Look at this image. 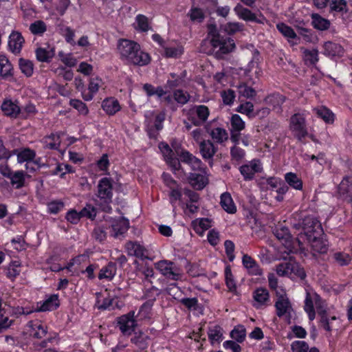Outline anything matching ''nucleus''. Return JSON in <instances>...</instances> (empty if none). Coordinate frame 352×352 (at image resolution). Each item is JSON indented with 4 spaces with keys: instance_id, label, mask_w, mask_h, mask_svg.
Wrapping results in <instances>:
<instances>
[{
    "instance_id": "27",
    "label": "nucleus",
    "mask_w": 352,
    "mask_h": 352,
    "mask_svg": "<svg viewBox=\"0 0 352 352\" xmlns=\"http://www.w3.org/2000/svg\"><path fill=\"white\" fill-rule=\"evenodd\" d=\"M344 48L338 43L328 41L324 44V54L331 57H340L344 54Z\"/></svg>"
},
{
    "instance_id": "23",
    "label": "nucleus",
    "mask_w": 352,
    "mask_h": 352,
    "mask_svg": "<svg viewBox=\"0 0 352 352\" xmlns=\"http://www.w3.org/2000/svg\"><path fill=\"white\" fill-rule=\"evenodd\" d=\"M164 56L167 58H177L184 53L183 47L177 43H166L163 46Z\"/></svg>"
},
{
    "instance_id": "36",
    "label": "nucleus",
    "mask_w": 352,
    "mask_h": 352,
    "mask_svg": "<svg viewBox=\"0 0 352 352\" xmlns=\"http://www.w3.org/2000/svg\"><path fill=\"white\" fill-rule=\"evenodd\" d=\"M220 204L223 209L228 213L234 214L236 212V207L229 193L224 192L221 195Z\"/></svg>"
},
{
    "instance_id": "43",
    "label": "nucleus",
    "mask_w": 352,
    "mask_h": 352,
    "mask_svg": "<svg viewBox=\"0 0 352 352\" xmlns=\"http://www.w3.org/2000/svg\"><path fill=\"white\" fill-rule=\"evenodd\" d=\"M289 278L292 279L302 280L306 277L304 269L295 261H292L291 270L289 271Z\"/></svg>"
},
{
    "instance_id": "24",
    "label": "nucleus",
    "mask_w": 352,
    "mask_h": 352,
    "mask_svg": "<svg viewBox=\"0 0 352 352\" xmlns=\"http://www.w3.org/2000/svg\"><path fill=\"white\" fill-rule=\"evenodd\" d=\"M208 336L212 345L219 344L223 340V330L218 324H212L208 327Z\"/></svg>"
},
{
    "instance_id": "55",
    "label": "nucleus",
    "mask_w": 352,
    "mask_h": 352,
    "mask_svg": "<svg viewBox=\"0 0 352 352\" xmlns=\"http://www.w3.org/2000/svg\"><path fill=\"white\" fill-rule=\"evenodd\" d=\"M304 60L306 64L315 65L318 61V51L316 49L303 50Z\"/></svg>"
},
{
    "instance_id": "38",
    "label": "nucleus",
    "mask_w": 352,
    "mask_h": 352,
    "mask_svg": "<svg viewBox=\"0 0 352 352\" xmlns=\"http://www.w3.org/2000/svg\"><path fill=\"white\" fill-rule=\"evenodd\" d=\"M311 19L313 26L317 30H326L330 27V21L318 14H313Z\"/></svg>"
},
{
    "instance_id": "19",
    "label": "nucleus",
    "mask_w": 352,
    "mask_h": 352,
    "mask_svg": "<svg viewBox=\"0 0 352 352\" xmlns=\"http://www.w3.org/2000/svg\"><path fill=\"white\" fill-rule=\"evenodd\" d=\"M182 162L188 164L193 170L200 173L201 170H206L202 167L201 161L187 151H183L179 154Z\"/></svg>"
},
{
    "instance_id": "5",
    "label": "nucleus",
    "mask_w": 352,
    "mask_h": 352,
    "mask_svg": "<svg viewBox=\"0 0 352 352\" xmlns=\"http://www.w3.org/2000/svg\"><path fill=\"white\" fill-rule=\"evenodd\" d=\"M308 113L306 111L298 112L289 119V130L298 140L301 141L308 135L306 118Z\"/></svg>"
},
{
    "instance_id": "8",
    "label": "nucleus",
    "mask_w": 352,
    "mask_h": 352,
    "mask_svg": "<svg viewBox=\"0 0 352 352\" xmlns=\"http://www.w3.org/2000/svg\"><path fill=\"white\" fill-rule=\"evenodd\" d=\"M155 267L166 278L178 280L182 278V270L174 263L166 260L155 263Z\"/></svg>"
},
{
    "instance_id": "25",
    "label": "nucleus",
    "mask_w": 352,
    "mask_h": 352,
    "mask_svg": "<svg viewBox=\"0 0 352 352\" xmlns=\"http://www.w3.org/2000/svg\"><path fill=\"white\" fill-rule=\"evenodd\" d=\"M129 227V222L124 218L115 220L111 225V235L118 237L125 233Z\"/></svg>"
},
{
    "instance_id": "59",
    "label": "nucleus",
    "mask_w": 352,
    "mask_h": 352,
    "mask_svg": "<svg viewBox=\"0 0 352 352\" xmlns=\"http://www.w3.org/2000/svg\"><path fill=\"white\" fill-rule=\"evenodd\" d=\"M19 67L22 73L30 77L33 74V63L32 61L23 58L19 60Z\"/></svg>"
},
{
    "instance_id": "7",
    "label": "nucleus",
    "mask_w": 352,
    "mask_h": 352,
    "mask_svg": "<svg viewBox=\"0 0 352 352\" xmlns=\"http://www.w3.org/2000/svg\"><path fill=\"white\" fill-rule=\"evenodd\" d=\"M117 327L124 336H130L135 332L138 327L135 311H131L116 319Z\"/></svg>"
},
{
    "instance_id": "49",
    "label": "nucleus",
    "mask_w": 352,
    "mask_h": 352,
    "mask_svg": "<svg viewBox=\"0 0 352 352\" xmlns=\"http://www.w3.org/2000/svg\"><path fill=\"white\" fill-rule=\"evenodd\" d=\"M12 66L5 55H0V74L7 77L12 74Z\"/></svg>"
},
{
    "instance_id": "32",
    "label": "nucleus",
    "mask_w": 352,
    "mask_h": 352,
    "mask_svg": "<svg viewBox=\"0 0 352 352\" xmlns=\"http://www.w3.org/2000/svg\"><path fill=\"white\" fill-rule=\"evenodd\" d=\"M192 226L195 232L201 236L212 226V221L208 218L197 219L192 222Z\"/></svg>"
},
{
    "instance_id": "2",
    "label": "nucleus",
    "mask_w": 352,
    "mask_h": 352,
    "mask_svg": "<svg viewBox=\"0 0 352 352\" xmlns=\"http://www.w3.org/2000/svg\"><path fill=\"white\" fill-rule=\"evenodd\" d=\"M120 58L126 64L144 66L151 61V57L146 52H143L140 45L131 40L120 39L117 45Z\"/></svg>"
},
{
    "instance_id": "22",
    "label": "nucleus",
    "mask_w": 352,
    "mask_h": 352,
    "mask_svg": "<svg viewBox=\"0 0 352 352\" xmlns=\"http://www.w3.org/2000/svg\"><path fill=\"white\" fill-rule=\"evenodd\" d=\"M1 110L4 114L11 118H16L21 113V108L16 101L5 100L1 104Z\"/></svg>"
},
{
    "instance_id": "53",
    "label": "nucleus",
    "mask_w": 352,
    "mask_h": 352,
    "mask_svg": "<svg viewBox=\"0 0 352 352\" xmlns=\"http://www.w3.org/2000/svg\"><path fill=\"white\" fill-rule=\"evenodd\" d=\"M153 304V301L149 300L140 307L138 316H139L141 320H148L151 318Z\"/></svg>"
},
{
    "instance_id": "20",
    "label": "nucleus",
    "mask_w": 352,
    "mask_h": 352,
    "mask_svg": "<svg viewBox=\"0 0 352 352\" xmlns=\"http://www.w3.org/2000/svg\"><path fill=\"white\" fill-rule=\"evenodd\" d=\"M208 179L206 170H201L200 173H192L189 177V182L197 190L203 189L208 184Z\"/></svg>"
},
{
    "instance_id": "11",
    "label": "nucleus",
    "mask_w": 352,
    "mask_h": 352,
    "mask_svg": "<svg viewBox=\"0 0 352 352\" xmlns=\"http://www.w3.org/2000/svg\"><path fill=\"white\" fill-rule=\"evenodd\" d=\"M211 44L214 48H219V52L223 54L230 53L235 48L234 40L230 38H223L214 36L211 40Z\"/></svg>"
},
{
    "instance_id": "14",
    "label": "nucleus",
    "mask_w": 352,
    "mask_h": 352,
    "mask_svg": "<svg viewBox=\"0 0 352 352\" xmlns=\"http://www.w3.org/2000/svg\"><path fill=\"white\" fill-rule=\"evenodd\" d=\"M158 147L165 160L172 167V169L174 171L178 170L180 167L179 161L178 159L174 157V153L169 145L165 142H160Z\"/></svg>"
},
{
    "instance_id": "26",
    "label": "nucleus",
    "mask_w": 352,
    "mask_h": 352,
    "mask_svg": "<svg viewBox=\"0 0 352 352\" xmlns=\"http://www.w3.org/2000/svg\"><path fill=\"white\" fill-rule=\"evenodd\" d=\"M102 108L109 116L115 115L120 109V104L117 99L111 97L104 99L102 102Z\"/></svg>"
},
{
    "instance_id": "64",
    "label": "nucleus",
    "mask_w": 352,
    "mask_h": 352,
    "mask_svg": "<svg viewBox=\"0 0 352 352\" xmlns=\"http://www.w3.org/2000/svg\"><path fill=\"white\" fill-rule=\"evenodd\" d=\"M226 283L228 289L233 293L236 292V283L233 278V276L231 270L229 267H226L225 270Z\"/></svg>"
},
{
    "instance_id": "50",
    "label": "nucleus",
    "mask_w": 352,
    "mask_h": 352,
    "mask_svg": "<svg viewBox=\"0 0 352 352\" xmlns=\"http://www.w3.org/2000/svg\"><path fill=\"white\" fill-rule=\"evenodd\" d=\"M212 138L217 143H223L228 139V134L226 129L217 127L211 131Z\"/></svg>"
},
{
    "instance_id": "47",
    "label": "nucleus",
    "mask_w": 352,
    "mask_h": 352,
    "mask_svg": "<svg viewBox=\"0 0 352 352\" xmlns=\"http://www.w3.org/2000/svg\"><path fill=\"white\" fill-rule=\"evenodd\" d=\"M173 98L175 102L183 106L190 100V95L188 91L178 89L173 91Z\"/></svg>"
},
{
    "instance_id": "39",
    "label": "nucleus",
    "mask_w": 352,
    "mask_h": 352,
    "mask_svg": "<svg viewBox=\"0 0 352 352\" xmlns=\"http://www.w3.org/2000/svg\"><path fill=\"white\" fill-rule=\"evenodd\" d=\"M54 55V50L50 47H38L36 50V58L40 62H48Z\"/></svg>"
},
{
    "instance_id": "3",
    "label": "nucleus",
    "mask_w": 352,
    "mask_h": 352,
    "mask_svg": "<svg viewBox=\"0 0 352 352\" xmlns=\"http://www.w3.org/2000/svg\"><path fill=\"white\" fill-rule=\"evenodd\" d=\"M305 311L309 319L313 320L316 316L315 309L320 316L321 326L328 331L331 330V322L336 319V316H329L327 305L316 293H307L305 300Z\"/></svg>"
},
{
    "instance_id": "46",
    "label": "nucleus",
    "mask_w": 352,
    "mask_h": 352,
    "mask_svg": "<svg viewBox=\"0 0 352 352\" xmlns=\"http://www.w3.org/2000/svg\"><path fill=\"white\" fill-rule=\"evenodd\" d=\"M143 89L148 97L155 95L158 98H162L166 95V91L161 86L155 87L151 84L146 83L143 85Z\"/></svg>"
},
{
    "instance_id": "15",
    "label": "nucleus",
    "mask_w": 352,
    "mask_h": 352,
    "mask_svg": "<svg viewBox=\"0 0 352 352\" xmlns=\"http://www.w3.org/2000/svg\"><path fill=\"white\" fill-rule=\"evenodd\" d=\"M125 250L129 256H133L141 259L147 258V250L137 241H128L125 244Z\"/></svg>"
},
{
    "instance_id": "1",
    "label": "nucleus",
    "mask_w": 352,
    "mask_h": 352,
    "mask_svg": "<svg viewBox=\"0 0 352 352\" xmlns=\"http://www.w3.org/2000/svg\"><path fill=\"white\" fill-rule=\"evenodd\" d=\"M292 224L299 249H304L307 243L316 252L323 254L327 251V241L321 237L322 226L316 218L305 213L296 214Z\"/></svg>"
},
{
    "instance_id": "51",
    "label": "nucleus",
    "mask_w": 352,
    "mask_h": 352,
    "mask_svg": "<svg viewBox=\"0 0 352 352\" xmlns=\"http://www.w3.org/2000/svg\"><path fill=\"white\" fill-rule=\"evenodd\" d=\"M287 183L296 190H301L302 188V180L293 173H287L285 175Z\"/></svg>"
},
{
    "instance_id": "18",
    "label": "nucleus",
    "mask_w": 352,
    "mask_h": 352,
    "mask_svg": "<svg viewBox=\"0 0 352 352\" xmlns=\"http://www.w3.org/2000/svg\"><path fill=\"white\" fill-rule=\"evenodd\" d=\"M253 306L256 309L266 306L270 302V294L267 289L258 287L256 289L252 294Z\"/></svg>"
},
{
    "instance_id": "12",
    "label": "nucleus",
    "mask_w": 352,
    "mask_h": 352,
    "mask_svg": "<svg viewBox=\"0 0 352 352\" xmlns=\"http://www.w3.org/2000/svg\"><path fill=\"white\" fill-rule=\"evenodd\" d=\"M338 190L340 197L352 207V176L344 177L338 186Z\"/></svg>"
},
{
    "instance_id": "31",
    "label": "nucleus",
    "mask_w": 352,
    "mask_h": 352,
    "mask_svg": "<svg viewBox=\"0 0 352 352\" xmlns=\"http://www.w3.org/2000/svg\"><path fill=\"white\" fill-rule=\"evenodd\" d=\"M201 156L204 159H211L217 152V148L210 140H205L199 144Z\"/></svg>"
},
{
    "instance_id": "41",
    "label": "nucleus",
    "mask_w": 352,
    "mask_h": 352,
    "mask_svg": "<svg viewBox=\"0 0 352 352\" xmlns=\"http://www.w3.org/2000/svg\"><path fill=\"white\" fill-rule=\"evenodd\" d=\"M134 28L140 32H147L150 28L148 18L143 14H138L133 23Z\"/></svg>"
},
{
    "instance_id": "58",
    "label": "nucleus",
    "mask_w": 352,
    "mask_h": 352,
    "mask_svg": "<svg viewBox=\"0 0 352 352\" xmlns=\"http://www.w3.org/2000/svg\"><path fill=\"white\" fill-rule=\"evenodd\" d=\"M30 32L35 35H42L47 30L46 24L41 20L36 21L30 25Z\"/></svg>"
},
{
    "instance_id": "40",
    "label": "nucleus",
    "mask_w": 352,
    "mask_h": 352,
    "mask_svg": "<svg viewBox=\"0 0 352 352\" xmlns=\"http://www.w3.org/2000/svg\"><path fill=\"white\" fill-rule=\"evenodd\" d=\"M291 349L292 352H319L316 347L309 349L307 343L301 340L294 341L291 344Z\"/></svg>"
},
{
    "instance_id": "30",
    "label": "nucleus",
    "mask_w": 352,
    "mask_h": 352,
    "mask_svg": "<svg viewBox=\"0 0 352 352\" xmlns=\"http://www.w3.org/2000/svg\"><path fill=\"white\" fill-rule=\"evenodd\" d=\"M117 272L116 264L112 262L102 267L99 272L98 278L100 280H111L116 276Z\"/></svg>"
},
{
    "instance_id": "21",
    "label": "nucleus",
    "mask_w": 352,
    "mask_h": 352,
    "mask_svg": "<svg viewBox=\"0 0 352 352\" xmlns=\"http://www.w3.org/2000/svg\"><path fill=\"white\" fill-rule=\"evenodd\" d=\"M24 43V38L18 32H13L9 36L8 47L14 54H19Z\"/></svg>"
},
{
    "instance_id": "13",
    "label": "nucleus",
    "mask_w": 352,
    "mask_h": 352,
    "mask_svg": "<svg viewBox=\"0 0 352 352\" xmlns=\"http://www.w3.org/2000/svg\"><path fill=\"white\" fill-rule=\"evenodd\" d=\"M263 168L261 162L253 160L240 167V173L245 180H250L256 173L261 172Z\"/></svg>"
},
{
    "instance_id": "33",
    "label": "nucleus",
    "mask_w": 352,
    "mask_h": 352,
    "mask_svg": "<svg viewBox=\"0 0 352 352\" xmlns=\"http://www.w3.org/2000/svg\"><path fill=\"white\" fill-rule=\"evenodd\" d=\"M234 11L237 16L246 21H256V16L250 10L243 7L241 4L238 3L234 8Z\"/></svg>"
},
{
    "instance_id": "37",
    "label": "nucleus",
    "mask_w": 352,
    "mask_h": 352,
    "mask_svg": "<svg viewBox=\"0 0 352 352\" xmlns=\"http://www.w3.org/2000/svg\"><path fill=\"white\" fill-rule=\"evenodd\" d=\"M313 111L327 123H332L334 121V114L325 107L314 108Z\"/></svg>"
},
{
    "instance_id": "16",
    "label": "nucleus",
    "mask_w": 352,
    "mask_h": 352,
    "mask_svg": "<svg viewBox=\"0 0 352 352\" xmlns=\"http://www.w3.org/2000/svg\"><path fill=\"white\" fill-rule=\"evenodd\" d=\"M26 331L30 336L36 339H41L47 333V327L39 320L30 321L27 324Z\"/></svg>"
},
{
    "instance_id": "9",
    "label": "nucleus",
    "mask_w": 352,
    "mask_h": 352,
    "mask_svg": "<svg viewBox=\"0 0 352 352\" xmlns=\"http://www.w3.org/2000/svg\"><path fill=\"white\" fill-rule=\"evenodd\" d=\"M187 116L195 126H200L207 121L210 110L204 104L194 105L188 110Z\"/></svg>"
},
{
    "instance_id": "48",
    "label": "nucleus",
    "mask_w": 352,
    "mask_h": 352,
    "mask_svg": "<svg viewBox=\"0 0 352 352\" xmlns=\"http://www.w3.org/2000/svg\"><path fill=\"white\" fill-rule=\"evenodd\" d=\"M45 147L50 149H58L60 144V135L52 133L44 138Z\"/></svg>"
},
{
    "instance_id": "4",
    "label": "nucleus",
    "mask_w": 352,
    "mask_h": 352,
    "mask_svg": "<svg viewBox=\"0 0 352 352\" xmlns=\"http://www.w3.org/2000/svg\"><path fill=\"white\" fill-rule=\"evenodd\" d=\"M97 197L100 201L102 210L110 213L112 210L110 203L113 197L112 181L110 178H102L97 186Z\"/></svg>"
},
{
    "instance_id": "57",
    "label": "nucleus",
    "mask_w": 352,
    "mask_h": 352,
    "mask_svg": "<svg viewBox=\"0 0 352 352\" xmlns=\"http://www.w3.org/2000/svg\"><path fill=\"white\" fill-rule=\"evenodd\" d=\"M237 89L239 97H244L245 98H252L256 95L255 90L244 83L240 84L237 87Z\"/></svg>"
},
{
    "instance_id": "62",
    "label": "nucleus",
    "mask_w": 352,
    "mask_h": 352,
    "mask_svg": "<svg viewBox=\"0 0 352 352\" xmlns=\"http://www.w3.org/2000/svg\"><path fill=\"white\" fill-rule=\"evenodd\" d=\"M69 104L76 109L79 113L83 116H87L89 113L87 106L81 100L78 99H72L69 101Z\"/></svg>"
},
{
    "instance_id": "63",
    "label": "nucleus",
    "mask_w": 352,
    "mask_h": 352,
    "mask_svg": "<svg viewBox=\"0 0 352 352\" xmlns=\"http://www.w3.org/2000/svg\"><path fill=\"white\" fill-rule=\"evenodd\" d=\"M232 131L239 132L245 128V122L238 114H234L230 119Z\"/></svg>"
},
{
    "instance_id": "54",
    "label": "nucleus",
    "mask_w": 352,
    "mask_h": 352,
    "mask_svg": "<svg viewBox=\"0 0 352 352\" xmlns=\"http://www.w3.org/2000/svg\"><path fill=\"white\" fill-rule=\"evenodd\" d=\"M278 30L290 42L291 39H295L297 36L294 30L287 25L280 23L276 25Z\"/></svg>"
},
{
    "instance_id": "61",
    "label": "nucleus",
    "mask_w": 352,
    "mask_h": 352,
    "mask_svg": "<svg viewBox=\"0 0 352 352\" xmlns=\"http://www.w3.org/2000/svg\"><path fill=\"white\" fill-rule=\"evenodd\" d=\"M1 299H0V331L9 328L14 322V320L10 319L6 314L3 309L1 308Z\"/></svg>"
},
{
    "instance_id": "60",
    "label": "nucleus",
    "mask_w": 352,
    "mask_h": 352,
    "mask_svg": "<svg viewBox=\"0 0 352 352\" xmlns=\"http://www.w3.org/2000/svg\"><path fill=\"white\" fill-rule=\"evenodd\" d=\"M292 258H289L288 261H285L280 263L276 266V273L280 276H288L289 277L291 266H292Z\"/></svg>"
},
{
    "instance_id": "44",
    "label": "nucleus",
    "mask_w": 352,
    "mask_h": 352,
    "mask_svg": "<svg viewBox=\"0 0 352 352\" xmlns=\"http://www.w3.org/2000/svg\"><path fill=\"white\" fill-rule=\"evenodd\" d=\"M330 12L335 13H346L348 11L347 3L345 0H331Z\"/></svg>"
},
{
    "instance_id": "42",
    "label": "nucleus",
    "mask_w": 352,
    "mask_h": 352,
    "mask_svg": "<svg viewBox=\"0 0 352 352\" xmlns=\"http://www.w3.org/2000/svg\"><path fill=\"white\" fill-rule=\"evenodd\" d=\"M35 156L36 153L34 151L30 148H23L17 153V160L19 163H23L26 162V166H28V163L32 161Z\"/></svg>"
},
{
    "instance_id": "10",
    "label": "nucleus",
    "mask_w": 352,
    "mask_h": 352,
    "mask_svg": "<svg viewBox=\"0 0 352 352\" xmlns=\"http://www.w3.org/2000/svg\"><path fill=\"white\" fill-rule=\"evenodd\" d=\"M274 235L285 248V252H294L296 250L295 243H298L296 241L294 242L292 236L287 228L280 226L276 228L274 230Z\"/></svg>"
},
{
    "instance_id": "34",
    "label": "nucleus",
    "mask_w": 352,
    "mask_h": 352,
    "mask_svg": "<svg viewBox=\"0 0 352 352\" xmlns=\"http://www.w3.org/2000/svg\"><path fill=\"white\" fill-rule=\"evenodd\" d=\"M26 176L24 171L16 170L12 173L9 179L12 186L16 189H19L25 186Z\"/></svg>"
},
{
    "instance_id": "29",
    "label": "nucleus",
    "mask_w": 352,
    "mask_h": 352,
    "mask_svg": "<svg viewBox=\"0 0 352 352\" xmlns=\"http://www.w3.org/2000/svg\"><path fill=\"white\" fill-rule=\"evenodd\" d=\"M242 262L244 267L248 270L249 274L256 276L262 274V270L251 256L248 254L243 255Z\"/></svg>"
},
{
    "instance_id": "17",
    "label": "nucleus",
    "mask_w": 352,
    "mask_h": 352,
    "mask_svg": "<svg viewBox=\"0 0 352 352\" xmlns=\"http://www.w3.org/2000/svg\"><path fill=\"white\" fill-rule=\"evenodd\" d=\"M103 85L102 80L98 77H91L89 79L88 89L82 91V98L85 101H90Z\"/></svg>"
},
{
    "instance_id": "56",
    "label": "nucleus",
    "mask_w": 352,
    "mask_h": 352,
    "mask_svg": "<svg viewBox=\"0 0 352 352\" xmlns=\"http://www.w3.org/2000/svg\"><path fill=\"white\" fill-rule=\"evenodd\" d=\"M246 331L243 325H238L230 332V336L237 342H243L245 338Z\"/></svg>"
},
{
    "instance_id": "6",
    "label": "nucleus",
    "mask_w": 352,
    "mask_h": 352,
    "mask_svg": "<svg viewBox=\"0 0 352 352\" xmlns=\"http://www.w3.org/2000/svg\"><path fill=\"white\" fill-rule=\"evenodd\" d=\"M276 296L277 300L275 302L276 314L279 318H283L288 323H290L294 314L291 302L283 289H281L280 292L277 290Z\"/></svg>"
},
{
    "instance_id": "45",
    "label": "nucleus",
    "mask_w": 352,
    "mask_h": 352,
    "mask_svg": "<svg viewBox=\"0 0 352 352\" xmlns=\"http://www.w3.org/2000/svg\"><path fill=\"white\" fill-rule=\"evenodd\" d=\"M170 76L171 78L168 79L166 85L169 88H173L183 85L184 78L186 76V71H184L179 75L171 73Z\"/></svg>"
},
{
    "instance_id": "52",
    "label": "nucleus",
    "mask_w": 352,
    "mask_h": 352,
    "mask_svg": "<svg viewBox=\"0 0 352 352\" xmlns=\"http://www.w3.org/2000/svg\"><path fill=\"white\" fill-rule=\"evenodd\" d=\"M21 272V263L19 261H12L6 269V274L10 279L15 278Z\"/></svg>"
},
{
    "instance_id": "35",
    "label": "nucleus",
    "mask_w": 352,
    "mask_h": 352,
    "mask_svg": "<svg viewBox=\"0 0 352 352\" xmlns=\"http://www.w3.org/2000/svg\"><path fill=\"white\" fill-rule=\"evenodd\" d=\"M41 306L38 310L41 311H52L59 306L58 296L53 294L46 298L43 302H40Z\"/></svg>"
},
{
    "instance_id": "28",
    "label": "nucleus",
    "mask_w": 352,
    "mask_h": 352,
    "mask_svg": "<svg viewBox=\"0 0 352 352\" xmlns=\"http://www.w3.org/2000/svg\"><path fill=\"white\" fill-rule=\"evenodd\" d=\"M285 98L279 94H273L265 98V103L277 112L281 111V105L284 103Z\"/></svg>"
}]
</instances>
